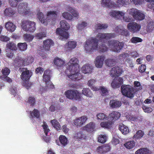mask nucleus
<instances>
[{
    "instance_id": "f257e3e1",
    "label": "nucleus",
    "mask_w": 154,
    "mask_h": 154,
    "mask_svg": "<svg viewBox=\"0 0 154 154\" xmlns=\"http://www.w3.org/2000/svg\"><path fill=\"white\" fill-rule=\"evenodd\" d=\"M115 34L112 33H102L99 32L97 35L96 38H91L86 41L85 45V49L87 52L90 53L94 50H97L102 52L107 50V48L105 45H98L99 41L105 42L114 38Z\"/></svg>"
},
{
    "instance_id": "f03ea898",
    "label": "nucleus",
    "mask_w": 154,
    "mask_h": 154,
    "mask_svg": "<svg viewBox=\"0 0 154 154\" xmlns=\"http://www.w3.org/2000/svg\"><path fill=\"white\" fill-rule=\"evenodd\" d=\"M79 62L78 59L74 57L71 58L66 65V73L69 78L73 81L79 80L82 77V75L79 72Z\"/></svg>"
},
{
    "instance_id": "7ed1b4c3",
    "label": "nucleus",
    "mask_w": 154,
    "mask_h": 154,
    "mask_svg": "<svg viewBox=\"0 0 154 154\" xmlns=\"http://www.w3.org/2000/svg\"><path fill=\"white\" fill-rule=\"evenodd\" d=\"M37 15L41 23L44 25H46L50 23L53 25L56 22V19L55 17L57 15V14L55 11H50L48 12L46 19L44 17L43 13L39 10L37 11Z\"/></svg>"
},
{
    "instance_id": "20e7f679",
    "label": "nucleus",
    "mask_w": 154,
    "mask_h": 154,
    "mask_svg": "<svg viewBox=\"0 0 154 154\" xmlns=\"http://www.w3.org/2000/svg\"><path fill=\"white\" fill-rule=\"evenodd\" d=\"M36 24L33 21L24 20L21 21L20 25L22 29L27 32H33L36 29Z\"/></svg>"
},
{
    "instance_id": "39448f33",
    "label": "nucleus",
    "mask_w": 154,
    "mask_h": 154,
    "mask_svg": "<svg viewBox=\"0 0 154 154\" xmlns=\"http://www.w3.org/2000/svg\"><path fill=\"white\" fill-rule=\"evenodd\" d=\"M108 45L110 50L118 53L120 52L124 47V44L117 40H112L108 42Z\"/></svg>"
},
{
    "instance_id": "423d86ee",
    "label": "nucleus",
    "mask_w": 154,
    "mask_h": 154,
    "mask_svg": "<svg viewBox=\"0 0 154 154\" xmlns=\"http://www.w3.org/2000/svg\"><path fill=\"white\" fill-rule=\"evenodd\" d=\"M43 47L39 50V55L42 56L43 58L46 57L44 54H47L48 51L49 50L50 48L53 45L54 42L51 39H48L44 41L43 42Z\"/></svg>"
},
{
    "instance_id": "0eeeda50",
    "label": "nucleus",
    "mask_w": 154,
    "mask_h": 154,
    "mask_svg": "<svg viewBox=\"0 0 154 154\" xmlns=\"http://www.w3.org/2000/svg\"><path fill=\"white\" fill-rule=\"evenodd\" d=\"M122 94L128 98H131L134 97V91L132 87L129 85H124L121 89Z\"/></svg>"
},
{
    "instance_id": "6e6552de",
    "label": "nucleus",
    "mask_w": 154,
    "mask_h": 154,
    "mask_svg": "<svg viewBox=\"0 0 154 154\" xmlns=\"http://www.w3.org/2000/svg\"><path fill=\"white\" fill-rule=\"evenodd\" d=\"M66 97L72 100H79L81 98V94L77 90H69L64 93Z\"/></svg>"
},
{
    "instance_id": "1a4fd4ad",
    "label": "nucleus",
    "mask_w": 154,
    "mask_h": 154,
    "mask_svg": "<svg viewBox=\"0 0 154 154\" xmlns=\"http://www.w3.org/2000/svg\"><path fill=\"white\" fill-rule=\"evenodd\" d=\"M143 2L144 0H118L116 2V5L118 7H120L131 2L135 5H140Z\"/></svg>"
},
{
    "instance_id": "9d476101",
    "label": "nucleus",
    "mask_w": 154,
    "mask_h": 154,
    "mask_svg": "<svg viewBox=\"0 0 154 154\" xmlns=\"http://www.w3.org/2000/svg\"><path fill=\"white\" fill-rule=\"evenodd\" d=\"M33 61V58L31 56L28 57L24 60L23 59L20 57H17L16 58L15 60V63H17L18 66H21L23 65H26L29 64L32 62Z\"/></svg>"
},
{
    "instance_id": "9b49d317",
    "label": "nucleus",
    "mask_w": 154,
    "mask_h": 154,
    "mask_svg": "<svg viewBox=\"0 0 154 154\" xmlns=\"http://www.w3.org/2000/svg\"><path fill=\"white\" fill-rule=\"evenodd\" d=\"M28 6V4L26 2L20 3L18 6V12L23 14H29L30 12V9Z\"/></svg>"
},
{
    "instance_id": "f8f14e48",
    "label": "nucleus",
    "mask_w": 154,
    "mask_h": 154,
    "mask_svg": "<svg viewBox=\"0 0 154 154\" xmlns=\"http://www.w3.org/2000/svg\"><path fill=\"white\" fill-rule=\"evenodd\" d=\"M141 27L140 25L135 22L129 23L127 25V28L128 30L133 33L137 32L139 31Z\"/></svg>"
},
{
    "instance_id": "ddd939ff",
    "label": "nucleus",
    "mask_w": 154,
    "mask_h": 154,
    "mask_svg": "<svg viewBox=\"0 0 154 154\" xmlns=\"http://www.w3.org/2000/svg\"><path fill=\"white\" fill-rule=\"evenodd\" d=\"M19 70L22 72L21 78L24 81L28 80L32 75L31 72L28 70L26 68H20Z\"/></svg>"
},
{
    "instance_id": "4468645a",
    "label": "nucleus",
    "mask_w": 154,
    "mask_h": 154,
    "mask_svg": "<svg viewBox=\"0 0 154 154\" xmlns=\"http://www.w3.org/2000/svg\"><path fill=\"white\" fill-rule=\"evenodd\" d=\"M125 14V12L123 11L114 10H111L109 13V14L111 17L117 19H121Z\"/></svg>"
},
{
    "instance_id": "2eb2a0df",
    "label": "nucleus",
    "mask_w": 154,
    "mask_h": 154,
    "mask_svg": "<svg viewBox=\"0 0 154 154\" xmlns=\"http://www.w3.org/2000/svg\"><path fill=\"white\" fill-rule=\"evenodd\" d=\"M101 5L103 7L106 8H112L116 7L115 3L111 0H101Z\"/></svg>"
},
{
    "instance_id": "dca6fc26",
    "label": "nucleus",
    "mask_w": 154,
    "mask_h": 154,
    "mask_svg": "<svg viewBox=\"0 0 154 154\" xmlns=\"http://www.w3.org/2000/svg\"><path fill=\"white\" fill-rule=\"evenodd\" d=\"M56 33L57 35H59V39L62 40H65L67 39L69 37L67 32L62 30L60 28H58L57 29Z\"/></svg>"
},
{
    "instance_id": "f3484780",
    "label": "nucleus",
    "mask_w": 154,
    "mask_h": 154,
    "mask_svg": "<svg viewBox=\"0 0 154 154\" xmlns=\"http://www.w3.org/2000/svg\"><path fill=\"white\" fill-rule=\"evenodd\" d=\"M88 119L86 116H83L76 119L74 120V123L75 125L80 127L84 125Z\"/></svg>"
},
{
    "instance_id": "a211bd4d",
    "label": "nucleus",
    "mask_w": 154,
    "mask_h": 154,
    "mask_svg": "<svg viewBox=\"0 0 154 154\" xmlns=\"http://www.w3.org/2000/svg\"><path fill=\"white\" fill-rule=\"evenodd\" d=\"M77 46V42L75 41H69L65 44L64 49L67 51H69L74 49Z\"/></svg>"
},
{
    "instance_id": "6ab92c4d",
    "label": "nucleus",
    "mask_w": 154,
    "mask_h": 154,
    "mask_svg": "<svg viewBox=\"0 0 154 154\" xmlns=\"http://www.w3.org/2000/svg\"><path fill=\"white\" fill-rule=\"evenodd\" d=\"M104 59L105 57L103 56H99L97 57L94 61L95 66L98 68L102 67Z\"/></svg>"
},
{
    "instance_id": "aec40b11",
    "label": "nucleus",
    "mask_w": 154,
    "mask_h": 154,
    "mask_svg": "<svg viewBox=\"0 0 154 154\" xmlns=\"http://www.w3.org/2000/svg\"><path fill=\"white\" fill-rule=\"evenodd\" d=\"M93 68L90 64H86L82 66L81 68V70L85 74H89L92 71Z\"/></svg>"
},
{
    "instance_id": "412c9836",
    "label": "nucleus",
    "mask_w": 154,
    "mask_h": 154,
    "mask_svg": "<svg viewBox=\"0 0 154 154\" xmlns=\"http://www.w3.org/2000/svg\"><path fill=\"white\" fill-rule=\"evenodd\" d=\"M5 28L8 31L13 32L16 30L17 26L12 22L9 21L5 23Z\"/></svg>"
},
{
    "instance_id": "4be33fe9",
    "label": "nucleus",
    "mask_w": 154,
    "mask_h": 154,
    "mask_svg": "<svg viewBox=\"0 0 154 154\" xmlns=\"http://www.w3.org/2000/svg\"><path fill=\"white\" fill-rule=\"evenodd\" d=\"M122 72V70L118 66L113 67L110 72V75L113 76H118L120 75Z\"/></svg>"
},
{
    "instance_id": "5701e85b",
    "label": "nucleus",
    "mask_w": 154,
    "mask_h": 154,
    "mask_svg": "<svg viewBox=\"0 0 154 154\" xmlns=\"http://www.w3.org/2000/svg\"><path fill=\"white\" fill-rule=\"evenodd\" d=\"M121 114L118 112L113 111L111 112L108 116V119H109L113 122L118 119L120 117Z\"/></svg>"
},
{
    "instance_id": "b1692460",
    "label": "nucleus",
    "mask_w": 154,
    "mask_h": 154,
    "mask_svg": "<svg viewBox=\"0 0 154 154\" xmlns=\"http://www.w3.org/2000/svg\"><path fill=\"white\" fill-rule=\"evenodd\" d=\"M95 125L93 122H90L83 128V129L87 132H91L94 131Z\"/></svg>"
},
{
    "instance_id": "393cba45",
    "label": "nucleus",
    "mask_w": 154,
    "mask_h": 154,
    "mask_svg": "<svg viewBox=\"0 0 154 154\" xmlns=\"http://www.w3.org/2000/svg\"><path fill=\"white\" fill-rule=\"evenodd\" d=\"M123 80L122 78H118V79H115L111 84V86L114 88L119 87L123 82Z\"/></svg>"
},
{
    "instance_id": "a878e982",
    "label": "nucleus",
    "mask_w": 154,
    "mask_h": 154,
    "mask_svg": "<svg viewBox=\"0 0 154 154\" xmlns=\"http://www.w3.org/2000/svg\"><path fill=\"white\" fill-rule=\"evenodd\" d=\"M107 120V121L101 122L100 124V126L105 128H110L112 127L113 122L111 121L109 119Z\"/></svg>"
},
{
    "instance_id": "bb28decb",
    "label": "nucleus",
    "mask_w": 154,
    "mask_h": 154,
    "mask_svg": "<svg viewBox=\"0 0 154 154\" xmlns=\"http://www.w3.org/2000/svg\"><path fill=\"white\" fill-rule=\"evenodd\" d=\"M74 138L77 140H80L85 139L86 138L85 135L82 131L76 132L74 134Z\"/></svg>"
},
{
    "instance_id": "cd10ccee",
    "label": "nucleus",
    "mask_w": 154,
    "mask_h": 154,
    "mask_svg": "<svg viewBox=\"0 0 154 154\" xmlns=\"http://www.w3.org/2000/svg\"><path fill=\"white\" fill-rule=\"evenodd\" d=\"M152 152L149 149L146 148H140L135 152V154H152Z\"/></svg>"
},
{
    "instance_id": "c85d7f7f",
    "label": "nucleus",
    "mask_w": 154,
    "mask_h": 154,
    "mask_svg": "<svg viewBox=\"0 0 154 154\" xmlns=\"http://www.w3.org/2000/svg\"><path fill=\"white\" fill-rule=\"evenodd\" d=\"M109 105L112 108H116L119 107L121 105V103L120 101L117 100H112L109 102Z\"/></svg>"
},
{
    "instance_id": "c756f323",
    "label": "nucleus",
    "mask_w": 154,
    "mask_h": 154,
    "mask_svg": "<svg viewBox=\"0 0 154 154\" xmlns=\"http://www.w3.org/2000/svg\"><path fill=\"white\" fill-rule=\"evenodd\" d=\"M119 129L124 134H126L128 133L129 132L128 127L122 124H121L119 125Z\"/></svg>"
},
{
    "instance_id": "7c9ffc66",
    "label": "nucleus",
    "mask_w": 154,
    "mask_h": 154,
    "mask_svg": "<svg viewBox=\"0 0 154 154\" xmlns=\"http://www.w3.org/2000/svg\"><path fill=\"white\" fill-rule=\"evenodd\" d=\"M82 93L85 96L89 97H92L93 96L91 91L88 88H83L82 91Z\"/></svg>"
},
{
    "instance_id": "2f4dec72",
    "label": "nucleus",
    "mask_w": 154,
    "mask_h": 154,
    "mask_svg": "<svg viewBox=\"0 0 154 154\" xmlns=\"http://www.w3.org/2000/svg\"><path fill=\"white\" fill-rule=\"evenodd\" d=\"M108 26L106 24H103L97 23L95 24L94 28L96 30L104 29H106Z\"/></svg>"
},
{
    "instance_id": "473e14b6",
    "label": "nucleus",
    "mask_w": 154,
    "mask_h": 154,
    "mask_svg": "<svg viewBox=\"0 0 154 154\" xmlns=\"http://www.w3.org/2000/svg\"><path fill=\"white\" fill-rule=\"evenodd\" d=\"M138 11V10L136 8H132L128 9L127 12L129 15L132 16L135 19Z\"/></svg>"
},
{
    "instance_id": "72a5a7b5",
    "label": "nucleus",
    "mask_w": 154,
    "mask_h": 154,
    "mask_svg": "<svg viewBox=\"0 0 154 154\" xmlns=\"http://www.w3.org/2000/svg\"><path fill=\"white\" fill-rule=\"evenodd\" d=\"M96 117L97 120H108V116L102 112H100L97 114Z\"/></svg>"
},
{
    "instance_id": "f704fd0d",
    "label": "nucleus",
    "mask_w": 154,
    "mask_h": 154,
    "mask_svg": "<svg viewBox=\"0 0 154 154\" xmlns=\"http://www.w3.org/2000/svg\"><path fill=\"white\" fill-rule=\"evenodd\" d=\"M15 13V11L11 8H6L4 11V14L5 15L9 17L13 15Z\"/></svg>"
},
{
    "instance_id": "c9c22d12",
    "label": "nucleus",
    "mask_w": 154,
    "mask_h": 154,
    "mask_svg": "<svg viewBox=\"0 0 154 154\" xmlns=\"http://www.w3.org/2000/svg\"><path fill=\"white\" fill-rule=\"evenodd\" d=\"M54 64L57 66L61 67L64 65L65 62L62 59L57 57L54 59Z\"/></svg>"
},
{
    "instance_id": "e433bc0d",
    "label": "nucleus",
    "mask_w": 154,
    "mask_h": 154,
    "mask_svg": "<svg viewBox=\"0 0 154 154\" xmlns=\"http://www.w3.org/2000/svg\"><path fill=\"white\" fill-rule=\"evenodd\" d=\"M135 145V142L134 141L131 140L126 142L124 144V146L127 149H131L133 148Z\"/></svg>"
},
{
    "instance_id": "4c0bfd02",
    "label": "nucleus",
    "mask_w": 154,
    "mask_h": 154,
    "mask_svg": "<svg viewBox=\"0 0 154 154\" xmlns=\"http://www.w3.org/2000/svg\"><path fill=\"white\" fill-rule=\"evenodd\" d=\"M51 72L49 70L45 71L43 75V79L46 82L50 81Z\"/></svg>"
},
{
    "instance_id": "58836bf2",
    "label": "nucleus",
    "mask_w": 154,
    "mask_h": 154,
    "mask_svg": "<svg viewBox=\"0 0 154 154\" xmlns=\"http://www.w3.org/2000/svg\"><path fill=\"white\" fill-rule=\"evenodd\" d=\"M61 28L66 30H68L70 28V26L66 21H61L60 23Z\"/></svg>"
},
{
    "instance_id": "ea45409f",
    "label": "nucleus",
    "mask_w": 154,
    "mask_h": 154,
    "mask_svg": "<svg viewBox=\"0 0 154 154\" xmlns=\"http://www.w3.org/2000/svg\"><path fill=\"white\" fill-rule=\"evenodd\" d=\"M144 135V132L140 130L137 131L136 133L133 136V139H140Z\"/></svg>"
},
{
    "instance_id": "a19ab883",
    "label": "nucleus",
    "mask_w": 154,
    "mask_h": 154,
    "mask_svg": "<svg viewBox=\"0 0 154 154\" xmlns=\"http://www.w3.org/2000/svg\"><path fill=\"white\" fill-rule=\"evenodd\" d=\"M52 125L58 131L61 129V126L59 122L55 119L51 120V122Z\"/></svg>"
},
{
    "instance_id": "79ce46f5",
    "label": "nucleus",
    "mask_w": 154,
    "mask_h": 154,
    "mask_svg": "<svg viewBox=\"0 0 154 154\" xmlns=\"http://www.w3.org/2000/svg\"><path fill=\"white\" fill-rule=\"evenodd\" d=\"M115 31L116 32H118L119 34H121L122 35L125 36L128 35L129 33L128 30L126 29H124L123 28L122 29H119L118 27H117Z\"/></svg>"
},
{
    "instance_id": "37998d69",
    "label": "nucleus",
    "mask_w": 154,
    "mask_h": 154,
    "mask_svg": "<svg viewBox=\"0 0 154 154\" xmlns=\"http://www.w3.org/2000/svg\"><path fill=\"white\" fill-rule=\"evenodd\" d=\"M45 86L44 88V90L43 92L46 91L48 89H52L54 88V85L52 82L50 81L45 83ZM43 91V90H42Z\"/></svg>"
},
{
    "instance_id": "c03bdc74",
    "label": "nucleus",
    "mask_w": 154,
    "mask_h": 154,
    "mask_svg": "<svg viewBox=\"0 0 154 154\" xmlns=\"http://www.w3.org/2000/svg\"><path fill=\"white\" fill-rule=\"evenodd\" d=\"M88 23L85 21H83L81 23L78 24L77 26V28L78 30L79 31H81L83 29L88 26Z\"/></svg>"
},
{
    "instance_id": "a18cd8bd",
    "label": "nucleus",
    "mask_w": 154,
    "mask_h": 154,
    "mask_svg": "<svg viewBox=\"0 0 154 154\" xmlns=\"http://www.w3.org/2000/svg\"><path fill=\"white\" fill-rule=\"evenodd\" d=\"M145 17V15L143 12L139 10L135 19L139 20H142L144 19Z\"/></svg>"
},
{
    "instance_id": "49530a36",
    "label": "nucleus",
    "mask_w": 154,
    "mask_h": 154,
    "mask_svg": "<svg viewBox=\"0 0 154 154\" xmlns=\"http://www.w3.org/2000/svg\"><path fill=\"white\" fill-rule=\"evenodd\" d=\"M7 49L11 51H16L17 49L16 45L13 42H11L7 43L6 45Z\"/></svg>"
},
{
    "instance_id": "de8ad7c7",
    "label": "nucleus",
    "mask_w": 154,
    "mask_h": 154,
    "mask_svg": "<svg viewBox=\"0 0 154 154\" xmlns=\"http://www.w3.org/2000/svg\"><path fill=\"white\" fill-rule=\"evenodd\" d=\"M60 141L61 144L63 146H65L67 143V139L64 136L60 135L59 137Z\"/></svg>"
},
{
    "instance_id": "09e8293b",
    "label": "nucleus",
    "mask_w": 154,
    "mask_h": 154,
    "mask_svg": "<svg viewBox=\"0 0 154 154\" xmlns=\"http://www.w3.org/2000/svg\"><path fill=\"white\" fill-rule=\"evenodd\" d=\"M17 45L18 48L21 51H24L27 48V45L25 42L18 43Z\"/></svg>"
},
{
    "instance_id": "8fccbe9b",
    "label": "nucleus",
    "mask_w": 154,
    "mask_h": 154,
    "mask_svg": "<svg viewBox=\"0 0 154 154\" xmlns=\"http://www.w3.org/2000/svg\"><path fill=\"white\" fill-rule=\"evenodd\" d=\"M62 15L63 17L67 20H72L73 18L72 15L67 12H63Z\"/></svg>"
},
{
    "instance_id": "3c124183",
    "label": "nucleus",
    "mask_w": 154,
    "mask_h": 154,
    "mask_svg": "<svg viewBox=\"0 0 154 154\" xmlns=\"http://www.w3.org/2000/svg\"><path fill=\"white\" fill-rule=\"evenodd\" d=\"M107 138L106 135H100L98 137V141L100 143H103L106 141Z\"/></svg>"
},
{
    "instance_id": "603ef678",
    "label": "nucleus",
    "mask_w": 154,
    "mask_h": 154,
    "mask_svg": "<svg viewBox=\"0 0 154 154\" xmlns=\"http://www.w3.org/2000/svg\"><path fill=\"white\" fill-rule=\"evenodd\" d=\"M154 24L152 21H150L148 23L146 29V33L150 32L152 31Z\"/></svg>"
},
{
    "instance_id": "864d4df0",
    "label": "nucleus",
    "mask_w": 154,
    "mask_h": 154,
    "mask_svg": "<svg viewBox=\"0 0 154 154\" xmlns=\"http://www.w3.org/2000/svg\"><path fill=\"white\" fill-rule=\"evenodd\" d=\"M42 126L45 135H48L47 134L48 132L50 131V130L48 128L47 123L45 122H43Z\"/></svg>"
},
{
    "instance_id": "5fc2aeb1",
    "label": "nucleus",
    "mask_w": 154,
    "mask_h": 154,
    "mask_svg": "<svg viewBox=\"0 0 154 154\" xmlns=\"http://www.w3.org/2000/svg\"><path fill=\"white\" fill-rule=\"evenodd\" d=\"M100 90L101 91V94L102 96L106 95L108 94V90L103 86H100Z\"/></svg>"
},
{
    "instance_id": "6e6d98bb",
    "label": "nucleus",
    "mask_w": 154,
    "mask_h": 154,
    "mask_svg": "<svg viewBox=\"0 0 154 154\" xmlns=\"http://www.w3.org/2000/svg\"><path fill=\"white\" fill-rule=\"evenodd\" d=\"M23 38L26 41L30 42L33 39L34 36L32 35L26 34L23 35Z\"/></svg>"
},
{
    "instance_id": "4d7b16f0",
    "label": "nucleus",
    "mask_w": 154,
    "mask_h": 154,
    "mask_svg": "<svg viewBox=\"0 0 154 154\" xmlns=\"http://www.w3.org/2000/svg\"><path fill=\"white\" fill-rule=\"evenodd\" d=\"M10 72V69L7 67H5L2 69L1 71L2 74L5 76L8 75Z\"/></svg>"
},
{
    "instance_id": "13d9d810",
    "label": "nucleus",
    "mask_w": 154,
    "mask_h": 154,
    "mask_svg": "<svg viewBox=\"0 0 154 154\" xmlns=\"http://www.w3.org/2000/svg\"><path fill=\"white\" fill-rule=\"evenodd\" d=\"M46 34L45 32H41L36 33L35 35V37L39 39H42L43 37L46 36Z\"/></svg>"
},
{
    "instance_id": "bf43d9fd",
    "label": "nucleus",
    "mask_w": 154,
    "mask_h": 154,
    "mask_svg": "<svg viewBox=\"0 0 154 154\" xmlns=\"http://www.w3.org/2000/svg\"><path fill=\"white\" fill-rule=\"evenodd\" d=\"M106 65L108 66H111L115 64V60L113 59H108L105 60Z\"/></svg>"
},
{
    "instance_id": "052dcab7",
    "label": "nucleus",
    "mask_w": 154,
    "mask_h": 154,
    "mask_svg": "<svg viewBox=\"0 0 154 154\" xmlns=\"http://www.w3.org/2000/svg\"><path fill=\"white\" fill-rule=\"evenodd\" d=\"M31 116L32 117H36L38 118L39 116V113L37 110L34 109L33 111L30 112Z\"/></svg>"
},
{
    "instance_id": "680f3d73",
    "label": "nucleus",
    "mask_w": 154,
    "mask_h": 154,
    "mask_svg": "<svg viewBox=\"0 0 154 154\" xmlns=\"http://www.w3.org/2000/svg\"><path fill=\"white\" fill-rule=\"evenodd\" d=\"M9 91L11 94L14 96H16L18 95L17 93V89L16 87L14 86L11 87Z\"/></svg>"
},
{
    "instance_id": "e2e57ef3",
    "label": "nucleus",
    "mask_w": 154,
    "mask_h": 154,
    "mask_svg": "<svg viewBox=\"0 0 154 154\" xmlns=\"http://www.w3.org/2000/svg\"><path fill=\"white\" fill-rule=\"evenodd\" d=\"M142 40L137 37H133L131 39V41L133 43H136L142 42Z\"/></svg>"
},
{
    "instance_id": "0e129e2a",
    "label": "nucleus",
    "mask_w": 154,
    "mask_h": 154,
    "mask_svg": "<svg viewBox=\"0 0 154 154\" xmlns=\"http://www.w3.org/2000/svg\"><path fill=\"white\" fill-rule=\"evenodd\" d=\"M144 112H145L149 113L152 111V109L150 107H148L145 106H143L142 107Z\"/></svg>"
},
{
    "instance_id": "69168bd1",
    "label": "nucleus",
    "mask_w": 154,
    "mask_h": 154,
    "mask_svg": "<svg viewBox=\"0 0 154 154\" xmlns=\"http://www.w3.org/2000/svg\"><path fill=\"white\" fill-rule=\"evenodd\" d=\"M0 79L4 81H7V82L10 83L12 82V80L10 78L7 76H3L1 75L0 76Z\"/></svg>"
},
{
    "instance_id": "338daca9",
    "label": "nucleus",
    "mask_w": 154,
    "mask_h": 154,
    "mask_svg": "<svg viewBox=\"0 0 154 154\" xmlns=\"http://www.w3.org/2000/svg\"><path fill=\"white\" fill-rule=\"evenodd\" d=\"M28 103L31 106L33 105L35 103V98L32 97H29L28 101Z\"/></svg>"
},
{
    "instance_id": "774afa93",
    "label": "nucleus",
    "mask_w": 154,
    "mask_h": 154,
    "mask_svg": "<svg viewBox=\"0 0 154 154\" xmlns=\"http://www.w3.org/2000/svg\"><path fill=\"white\" fill-rule=\"evenodd\" d=\"M103 146V150L104 153L109 151L110 149V146L108 144Z\"/></svg>"
}]
</instances>
